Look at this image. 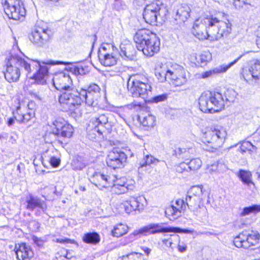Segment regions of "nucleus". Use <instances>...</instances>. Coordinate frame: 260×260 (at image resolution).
<instances>
[{
    "label": "nucleus",
    "mask_w": 260,
    "mask_h": 260,
    "mask_svg": "<svg viewBox=\"0 0 260 260\" xmlns=\"http://www.w3.org/2000/svg\"><path fill=\"white\" fill-rule=\"evenodd\" d=\"M59 62H55L53 60L41 62L28 58L25 59L17 55H11L6 63L5 78L9 83L17 82L20 76L19 68L21 67L24 68L28 77L34 79L38 84H43L48 73L46 65L57 64Z\"/></svg>",
    "instance_id": "f257e3e1"
},
{
    "label": "nucleus",
    "mask_w": 260,
    "mask_h": 260,
    "mask_svg": "<svg viewBox=\"0 0 260 260\" xmlns=\"http://www.w3.org/2000/svg\"><path fill=\"white\" fill-rule=\"evenodd\" d=\"M100 90L95 84L90 85L87 90L82 89L80 91L73 87L60 93L58 101L65 111L74 112L83 102L89 106L95 107L101 96Z\"/></svg>",
    "instance_id": "f03ea898"
},
{
    "label": "nucleus",
    "mask_w": 260,
    "mask_h": 260,
    "mask_svg": "<svg viewBox=\"0 0 260 260\" xmlns=\"http://www.w3.org/2000/svg\"><path fill=\"white\" fill-rule=\"evenodd\" d=\"M232 31V24L228 22L219 20L212 16L200 21L197 20L194 23L192 32L200 40L208 39L217 41L226 38Z\"/></svg>",
    "instance_id": "7ed1b4c3"
},
{
    "label": "nucleus",
    "mask_w": 260,
    "mask_h": 260,
    "mask_svg": "<svg viewBox=\"0 0 260 260\" xmlns=\"http://www.w3.org/2000/svg\"><path fill=\"white\" fill-rule=\"evenodd\" d=\"M134 40L138 50L147 56H152L159 50L158 38L148 29L138 30L134 36Z\"/></svg>",
    "instance_id": "20e7f679"
},
{
    "label": "nucleus",
    "mask_w": 260,
    "mask_h": 260,
    "mask_svg": "<svg viewBox=\"0 0 260 260\" xmlns=\"http://www.w3.org/2000/svg\"><path fill=\"white\" fill-rule=\"evenodd\" d=\"M200 108L203 112L219 111L225 105V100L222 95L218 92H205L199 99Z\"/></svg>",
    "instance_id": "39448f33"
},
{
    "label": "nucleus",
    "mask_w": 260,
    "mask_h": 260,
    "mask_svg": "<svg viewBox=\"0 0 260 260\" xmlns=\"http://www.w3.org/2000/svg\"><path fill=\"white\" fill-rule=\"evenodd\" d=\"M155 74L160 82L170 81L176 86H180L187 81L186 76L182 70L179 71L173 68L169 69L166 64H162L157 66L155 69Z\"/></svg>",
    "instance_id": "423d86ee"
},
{
    "label": "nucleus",
    "mask_w": 260,
    "mask_h": 260,
    "mask_svg": "<svg viewBox=\"0 0 260 260\" xmlns=\"http://www.w3.org/2000/svg\"><path fill=\"white\" fill-rule=\"evenodd\" d=\"M164 223H151L138 230H134L128 237L129 242H133L143 236H147L158 233H170L174 231L170 226H164Z\"/></svg>",
    "instance_id": "0eeeda50"
},
{
    "label": "nucleus",
    "mask_w": 260,
    "mask_h": 260,
    "mask_svg": "<svg viewBox=\"0 0 260 260\" xmlns=\"http://www.w3.org/2000/svg\"><path fill=\"white\" fill-rule=\"evenodd\" d=\"M147 79H140V77H131L127 83V88L134 98L141 97L145 99L151 92V87L148 84Z\"/></svg>",
    "instance_id": "6e6552de"
},
{
    "label": "nucleus",
    "mask_w": 260,
    "mask_h": 260,
    "mask_svg": "<svg viewBox=\"0 0 260 260\" xmlns=\"http://www.w3.org/2000/svg\"><path fill=\"white\" fill-rule=\"evenodd\" d=\"M226 132L221 126H214L208 128L203 133L202 137L204 143H211L215 149L221 147L224 142Z\"/></svg>",
    "instance_id": "1a4fd4ad"
},
{
    "label": "nucleus",
    "mask_w": 260,
    "mask_h": 260,
    "mask_svg": "<svg viewBox=\"0 0 260 260\" xmlns=\"http://www.w3.org/2000/svg\"><path fill=\"white\" fill-rule=\"evenodd\" d=\"M208 197V193L203 189V186H193L187 191L185 202L189 209L191 210L200 207Z\"/></svg>",
    "instance_id": "9d476101"
},
{
    "label": "nucleus",
    "mask_w": 260,
    "mask_h": 260,
    "mask_svg": "<svg viewBox=\"0 0 260 260\" xmlns=\"http://www.w3.org/2000/svg\"><path fill=\"white\" fill-rule=\"evenodd\" d=\"M6 14L10 19L19 20L25 16V10L20 0H2Z\"/></svg>",
    "instance_id": "9b49d317"
},
{
    "label": "nucleus",
    "mask_w": 260,
    "mask_h": 260,
    "mask_svg": "<svg viewBox=\"0 0 260 260\" xmlns=\"http://www.w3.org/2000/svg\"><path fill=\"white\" fill-rule=\"evenodd\" d=\"M259 239L260 235L257 232L251 231L249 233L243 231L234 238L233 242L238 248L247 249L257 245Z\"/></svg>",
    "instance_id": "f8f14e48"
},
{
    "label": "nucleus",
    "mask_w": 260,
    "mask_h": 260,
    "mask_svg": "<svg viewBox=\"0 0 260 260\" xmlns=\"http://www.w3.org/2000/svg\"><path fill=\"white\" fill-rule=\"evenodd\" d=\"M112 115L109 113H98L91 119L95 131L102 134L105 129H110L111 127L110 119Z\"/></svg>",
    "instance_id": "ddd939ff"
},
{
    "label": "nucleus",
    "mask_w": 260,
    "mask_h": 260,
    "mask_svg": "<svg viewBox=\"0 0 260 260\" xmlns=\"http://www.w3.org/2000/svg\"><path fill=\"white\" fill-rule=\"evenodd\" d=\"M26 209L28 210L35 211L36 216H41L46 211L47 206L46 202L38 197L29 194L26 198Z\"/></svg>",
    "instance_id": "4468645a"
},
{
    "label": "nucleus",
    "mask_w": 260,
    "mask_h": 260,
    "mask_svg": "<svg viewBox=\"0 0 260 260\" xmlns=\"http://www.w3.org/2000/svg\"><path fill=\"white\" fill-rule=\"evenodd\" d=\"M160 2L157 1L147 5L143 12V18L146 23L151 25H155L157 18L161 10Z\"/></svg>",
    "instance_id": "2eb2a0df"
},
{
    "label": "nucleus",
    "mask_w": 260,
    "mask_h": 260,
    "mask_svg": "<svg viewBox=\"0 0 260 260\" xmlns=\"http://www.w3.org/2000/svg\"><path fill=\"white\" fill-rule=\"evenodd\" d=\"M51 31L40 27H36L29 35V40L35 45L42 47L50 39Z\"/></svg>",
    "instance_id": "dca6fc26"
},
{
    "label": "nucleus",
    "mask_w": 260,
    "mask_h": 260,
    "mask_svg": "<svg viewBox=\"0 0 260 260\" xmlns=\"http://www.w3.org/2000/svg\"><path fill=\"white\" fill-rule=\"evenodd\" d=\"M53 126L52 133L57 136L58 142L62 144L61 138H69L72 136L74 129L71 125L65 122L56 120L53 122Z\"/></svg>",
    "instance_id": "f3484780"
},
{
    "label": "nucleus",
    "mask_w": 260,
    "mask_h": 260,
    "mask_svg": "<svg viewBox=\"0 0 260 260\" xmlns=\"http://www.w3.org/2000/svg\"><path fill=\"white\" fill-rule=\"evenodd\" d=\"M126 159L127 156L125 153L117 149H114L108 155L106 162L108 167L116 169L123 167Z\"/></svg>",
    "instance_id": "a211bd4d"
},
{
    "label": "nucleus",
    "mask_w": 260,
    "mask_h": 260,
    "mask_svg": "<svg viewBox=\"0 0 260 260\" xmlns=\"http://www.w3.org/2000/svg\"><path fill=\"white\" fill-rule=\"evenodd\" d=\"M53 83L55 88L60 93L74 87L71 78L65 71L55 74Z\"/></svg>",
    "instance_id": "6ab92c4d"
},
{
    "label": "nucleus",
    "mask_w": 260,
    "mask_h": 260,
    "mask_svg": "<svg viewBox=\"0 0 260 260\" xmlns=\"http://www.w3.org/2000/svg\"><path fill=\"white\" fill-rule=\"evenodd\" d=\"M175 205H172L166 209L165 214L170 220H174L181 216L186 208V204L183 200H177Z\"/></svg>",
    "instance_id": "aec40b11"
},
{
    "label": "nucleus",
    "mask_w": 260,
    "mask_h": 260,
    "mask_svg": "<svg viewBox=\"0 0 260 260\" xmlns=\"http://www.w3.org/2000/svg\"><path fill=\"white\" fill-rule=\"evenodd\" d=\"M146 200L143 196L131 197L122 205L125 212L130 214L137 211H141L143 210L144 208V202Z\"/></svg>",
    "instance_id": "412c9836"
},
{
    "label": "nucleus",
    "mask_w": 260,
    "mask_h": 260,
    "mask_svg": "<svg viewBox=\"0 0 260 260\" xmlns=\"http://www.w3.org/2000/svg\"><path fill=\"white\" fill-rule=\"evenodd\" d=\"M114 179L111 183V187H112V190L115 193L118 194L125 193L129 190L133 189L134 186L127 184L125 178H117V176L114 175Z\"/></svg>",
    "instance_id": "4be33fe9"
},
{
    "label": "nucleus",
    "mask_w": 260,
    "mask_h": 260,
    "mask_svg": "<svg viewBox=\"0 0 260 260\" xmlns=\"http://www.w3.org/2000/svg\"><path fill=\"white\" fill-rule=\"evenodd\" d=\"M29 104H28V109L25 107L22 108L20 106L17 108L14 118L18 122L26 123L34 116L35 112L29 108Z\"/></svg>",
    "instance_id": "5701e85b"
},
{
    "label": "nucleus",
    "mask_w": 260,
    "mask_h": 260,
    "mask_svg": "<svg viewBox=\"0 0 260 260\" xmlns=\"http://www.w3.org/2000/svg\"><path fill=\"white\" fill-rule=\"evenodd\" d=\"M114 179V175H105L98 173L93 176V184L102 189L103 188L111 187Z\"/></svg>",
    "instance_id": "b1692460"
},
{
    "label": "nucleus",
    "mask_w": 260,
    "mask_h": 260,
    "mask_svg": "<svg viewBox=\"0 0 260 260\" xmlns=\"http://www.w3.org/2000/svg\"><path fill=\"white\" fill-rule=\"evenodd\" d=\"M15 250L18 260H29L34 256L30 247L24 243L16 245Z\"/></svg>",
    "instance_id": "393cba45"
},
{
    "label": "nucleus",
    "mask_w": 260,
    "mask_h": 260,
    "mask_svg": "<svg viewBox=\"0 0 260 260\" xmlns=\"http://www.w3.org/2000/svg\"><path fill=\"white\" fill-rule=\"evenodd\" d=\"M241 56H239L228 64H222L215 68L213 70L203 73L202 74V78H206L216 74L225 72L229 68L235 64L241 57Z\"/></svg>",
    "instance_id": "a878e982"
},
{
    "label": "nucleus",
    "mask_w": 260,
    "mask_h": 260,
    "mask_svg": "<svg viewBox=\"0 0 260 260\" xmlns=\"http://www.w3.org/2000/svg\"><path fill=\"white\" fill-rule=\"evenodd\" d=\"M190 9L187 4H182L178 7L175 19L177 23H184L189 17Z\"/></svg>",
    "instance_id": "bb28decb"
},
{
    "label": "nucleus",
    "mask_w": 260,
    "mask_h": 260,
    "mask_svg": "<svg viewBox=\"0 0 260 260\" xmlns=\"http://www.w3.org/2000/svg\"><path fill=\"white\" fill-rule=\"evenodd\" d=\"M120 48L119 54L121 57L128 60L134 59L136 55V51L132 44L121 45Z\"/></svg>",
    "instance_id": "cd10ccee"
},
{
    "label": "nucleus",
    "mask_w": 260,
    "mask_h": 260,
    "mask_svg": "<svg viewBox=\"0 0 260 260\" xmlns=\"http://www.w3.org/2000/svg\"><path fill=\"white\" fill-rule=\"evenodd\" d=\"M54 62V61H53ZM59 62L58 64H70V66L68 67L67 68H66L67 71H70L72 74H74L76 76L81 75L83 76L84 75H86L88 73V71L87 70V68L86 67H83L82 66L78 65H74L73 64L70 63V62H63V61H55V62ZM53 66L54 64H52Z\"/></svg>",
    "instance_id": "c85d7f7f"
},
{
    "label": "nucleus",
    "mask_w": 260,
    "mask_h": 260,
    "mask_svg": "<svg viewBox=\"0 0 260 260\" xmlns=\"http://www.w3.org/2000/svg\"><path fill=\"white\" fill-rule=\"evenodd\" d=\"M98 57L101 64L106 67L114 66L117 62L116 58L113 53L103 52L101 51L98 53Z\"/></svg>",
    "instance_id": "c756f323"
},
{
    "label": "nucleus",
    "mask_w": 260,
    "mask_h": 260,
    "mask_svg": "<svg viewBox=\"0 0 260 260\" xmlns=\"http://www.w3.org/2000/svg\"><path fill=\"white\" fill-rule=\"evenodd\" d=\"M196 217V219L203 223L208 221V215L207 209L203 204L200 207L195 208L190 210Z\"/></svg>",
    "instance_id": "7c9ffc66"
},
{
    "label": "nucleus",
    "mask_w": 260,
    "mask_h": 260,
    "mask_svg": "<svg viewBox=\"0 0 260 260\" xmlns=\"http://www.w3.org/2000/svg\"><path fill=\"white\" fill-rule=\"evenodd\" d=\"M142 125L147 128L153 127L155 124V117L149 113L143 114L138 117Z\"/></svg>",
    "instance_id": "2f4dec72"
},
{
    "label": "nucleus",
    "mask_w": 260,
    "mask_h": 260,
    "mask_svg": "<svg viewBox=\"0 0 260 260\" xmlns=\"http://www.w3.org/2000/svg\"><path fill=\"white\" fill-rule=\"evenodd\" d=\"M82 240L86 244L96 245L100 242L101 238L96 232H89L83 235Z\"/></svg>",
    "instance_id": "473e14b6"
},
{
    "label": "nucleus",
    "mask_w": 260,
    "mask_h": 260,
    "mask_svg": "<svg viewBox=\"0 0 260 260\" xmlns=\"http://www.w3.org/2000/svg\"><path fill=\"white\" fill-rule=\"evenodd\" d=\"M250 68L254 82L260 84V61L258 60L251 61Z\"/></svg>",
    "instance_id": "72a5a7b5"
},
{
    "label": "nucleus",
    "mask_w": 260,
    "mask_h": 260,
    "mask_svg": "<svg viewBox=\"0 0 260 260\" xmlns=\"http://www.w3.org/2000/svg\"><path fill=\"white\" fill-rule=\"evenodd\" d=\"M256 151V147L250 142L243 141L241 143L239 151L242 154H244L246 152H248L249 154H252L255 152Z\"/></svg>",
    "instance_id": "f704fd0d"
},
{
    "label": "nucleus",
    "mask_w": 260,
    "mask_h": 260,
    "mask_svg": "<svg viewBox=\"0 0 260 260\" xmlns=\"http://www.w3.org/2000/svg\"><path fill=\"white\" fill-rule=\"evenodd\" d=\"M128 227L123 224L116 225L112 231V235L114 237H120L127 233Z\"/></svg>",
    "instance_id": "c9c22d12"
},
{
    "label": "nucleus",
    "mask_w": 260,
    "mask_h": 260,
    "mask_svg": "<svg viewBox=\"0 0 260 260\" xmlns=\"http://www.w3.org/2000/svg\"><path fill=\"white\" fill-rule=\"evenodd\" d=\"M238 176L243 183L244 184L247 185L248 186H250L251 185H254L251 180V174L250 172L244 170H240L239 172Z\"/></svg>",
    "instance_id": "e433bc0d"
},
{
    "label": "nucleus",
    "mask_w": 260,
    "mask_h": 260,
    "mask_svg": "<svg viewBox=\"0 0 260 260\" xmlns=\"http://www.w3.org/2000/svg\"><path fill=\"white\" fill-rule=\"evenodd\" d=\"M158 161L159 160L154 158L153 156L151 155H146L144 157L143 160L140 162L139 170L143 167L149 166L151 164H156Z\"/></svg>",
    "instance_id": "4c0bfd02"
},
{
    "label": "nucleus",
    "mask_w": 260,
    "mask_h": 260,
    "mask_svg": "<svg viewBox=\"0 0 260 260\" xmlns=\"http://www.w3.org/2000/svg\"><path fill=\"white\" fill-rule=\"evenodd\" d=\"M241 76L247 82L252 83L253 82H254V79H253V77L252 76L250 67L243 68L241 72Z\"/></svg>",
    "instance_id": "58836bf2"
},
{
    "label": "nucleus",
    "mask_w": 260,
    "mask_h": 260,
    "mask_svg": "<svg viewBox=\"0 0 260 260\" xmlns=\"http://www.w3.org/2000/svg\"><path fill=\"white\" fill-rule=\"evenodd\" d=\"M189 171H195L199 170L202 165V160L199 158H193L187 161Z\"/></svg>",
    "instance_id": "ea45409f"
},
{
    "label": "nucleus",
    "mask_w": 260,
    "mask_h": 260,
    "mask_svg": "<svg viewBox=\"0 0 260 260\" xmlns=\"http://www.w3.org/2000/svg\"><path fill=\"white\" fill-rule=\"evenodd\" d=\"M260 211V205H254L251 206L245 207L243 208L241 213V216L249 215L251 213H257Z\"/></svg>",
    "instance_id": "a19ab883"
},
{
    "label": "nucleus",
    "mask_w": 260,
    "mask_h": 260,
    "mask_svg": "<svg viewBox=\"0 0 260 260\" xmlns=\"http://www.w3.org/2000/svg\"><path fill=\"white\" fill-rule=\"evenodd\" d=\"M71 165L74 170H82L86 166L85 163L80 157L73 159Z\"/></svg>",
    "instance_id": "79ce46f5"
},
{
    "label": "nucleus",
    "mask_w": 260,
    "mask_h": 260,
    "mask_svg": "<svg viewBox=\"0 0 260 260\" xmlns=\"http://www.w3.org/2000/svg\"><path fill=\"white\" fill-rule=\"evenodd\" d=\"M122 260H145L143 255L139 253L132 252L122 257Z\"/></svg>",
    "instance_id": "37998d69"
},
{
    "label": "nucleus",
    "mask_w": 260,
    "mask_h": 260,
    "mask_svg": "<svg viewBox=\"0 0 260 260\" xmlns=\"http://www.w3.org/2000/svg\"><path fill=\"white\" fill-rule=\"evenodd\" d=\"M237 93L233 89H227L224 92L225 101L233 102L236 97Z\"/></svg>",
    "instance_id": "c03bdc74"
},
{
    "label": "nucleus",
    "mask_w": 260,
    "mask_h": 260,
    "mask_svg": "<svg viewBox=\"0 0 260 260\" xmlns=\"http://www.w3.org/2000/svg\"><path fill=\"white\" fill-rule=\"evenodd\" d=\"M215 164L216 168H217V172L219 173H224L228 170L226 162L223 159H219Z\"/></svg>",
    "instance_id": "a18cd8bd"
},
{
    "label": "nucleus",
    "mask_w": 260,
    "mask_h": 260,
    "mask_svg": "<svg viewBox=\"0 0 260 260\" xmlns=\"http://www.w3.org/2000/svg\"><path fill=\"white\" fill-rule=\"evenodd\" d=\"M212 58L211 54L209 52H204L200 56V60L201 63H206V62L211 60Z\"/></svg>",
    "instance_id": "49530a36"
},
{
    "label": "nucleus",
    "mask_w": 260,
    "mask_h": 260,
    "mask_svg": "<svg viewBox=\"0 0 260 260\" xmlns=\"http://www.w3.org/2000/svg\"><path fill=\"white\" fill-rule=\"evenodd\" d=\"M168 98V95L167 94H162L157 96L153 97L151 100L150 102L152 103H157L166 101Z\"/></svg>",
    "instance_id": "de8ad7c7"
},
{
    "label": "nucleus",
    "mask_w": 260,
    "mask_h": 260,
    "mask_svg": "<svg viewBox=\"0 0 260 260\" xmlns=\"http://www.w3.org/2000/svg\"><path fill=\"white\" fill-rule=\"evenodd\" d=\"M187 161V160H186L185 162H181L177 166L176 168L177 172L182 173L184 171L188 172L189 171Z\"/></svg>",
    "instance_id": "09e8293b"
},
{
    "label": "nucleus",
    "mask_w": 260,
    "mask_h": 260,
    "mask_svg": "<svg viewBox=\"0 0 260 260\" xmlns=\"http://www.w3.org/2000/svg\"><path fill=\"white\" fill-rule=\"evenodd\" d=\"M113 8L117 11H120L125 8V5L122 0H115Z\"/></svg>",
    "instance_id": "8fccbe9b"
},
{
    "label": "nucleus",
    "mask_w": 260,
    "mask_h": 260,
    "mask_svg": "<svg viewBox=\"0 0 260 260\" xmlns=\"http://www.w3.org/2000/svg\"><path fill=\"white\" fill-rule=\"evenodd\" d=\"M171 228L175 229V230H173L175 231H172L170 232V233H185V234H191L193 233V230H189V229H182L178 227H172L170 226Z\"/></svg>",
    "instance_id": "3c124183"
},
{
    "label": "nucleus",
    "mask_w": 260,
    "mask_h": 260,
    "mask_svg": "<svg viewBox=\"0 0 260 260\" xmlns=\"http://www.w3.org/2000/svg\"><path fill=\"white\" fill-rule=\"evenodd\" d=\"M249 4L248 2H245L244 0H236L234 2V6L237 9H240L243 7L244 5Z\"/></svg>",
    "instance_id": "603ef678"
},
{
    "label": "nucleus",
    "mask_w": 260,
    "mask_h": 260,
    "mask_svg": "<svg viewBox=\"0 0 260 260\" xmlns=\"http://www.w3.org/2000/svg\"><path fill=\"white\" fill-rule=\"evenodd\" d=\"M192 149L191 148H179L177 151V154L181 155L186 153H192Z\"/></svg>",
    "instance_id": "864d4df0"
},
{
    "label": "nucleus",
    "mask_w": 260,
    "mask_h": 260,
    "mask_svg": "<svg viewBox=\"0 0 260 260\" xmlns=\"http://www.w3.org/2000/svg\"><path fill=\"white\" fill-rule=\"evenodd\" d=\"M49 161L51 166L54 168L57 167L60 164V160L55 157H51Z\"/></svg>",
    "instance_id": "5fc2aeb1"
},
{
    "label": "nucleus",
    "mask_w": 260,
    "mask_h": 260,
    "mask_svg": "<svg viewBox=\"0 0 260 260\" xmlns=\"http://www.w3.org/2000/svg\"><path fill=\"white\" fill-rule=\"evenodd\" d=\"M187 246L184 242H181L179 240L178 244V250L180 252H185L187 250Z\"/></svg>",
    "instance_id": "6e6d98bb"
},
{
    "label": "nucleus",
    "mask_w": 260,
    "mask_h": 260,
    "mask_svg": "<svg viewBox=\"0 0 260 260\" xmlns=\"http://www.w3.org/2000/svg\"><path fill=\"white\" fill-rule=\"evenodd\" d=\"M45 193L48 191V195L47 196V197H48L49 196H51V194L56 193V187L53 186L45 188Z\"/></svg>",
    "instance_id": "4d7b16f0"
},
{
    "label": "nucleus",
    "mask_w": 260,
    "mask_h": 260,
    "mask_svg": "<svg viewBox=\"0 0 260 260\" xmlns=\"http://www.w3.org/2000/svg\"><path fill=\"white\" fill-rule=\"evenodd\" d=\"M56 242L60 243H70L74 244V243H76L75 241H74V240H71V239H67V238H66V239H57L56 240Z\"/></svg>",
    "instance_id": "13d9d810"
},
{
    "label": "nucleus",
    "mask_w": 260,
    "mask_h": 260,
    "mask_svg": "<svg viewBox=\"0 0 260 260\" xmlns=\"http://www.w3.org/2000/svg\"><path fill=\"white\" fill-rule=\"evenodd\" d=\"M208 170L210 173H213L217 171V168H216L215 162L210 166H209L208 167Z\"/></svg>",
    "instance_id": "bf43d9fd"
},
{
    "label": "nucleus",
    "mask_w": 260,
    "mask_h": 260,
    "mask_svg": "<svg viewBox=\"0 0 260 260\" xmlns=\"http://www.w3.org/2000/svg\"><path fill=\"white\" fill-rule=\"evenodd\" d=\"M164 244L166 246L170 247L172 245V240L171 239H164L162 241Z\"/></svg>",
    "instance_id": "052dcab7"
},
{
    "label": "nucleus",
    "mask_w": 260,
    "mask_h": 260,
    "mask_svg": "<svg viewBox=\"0 0 260 260\" xmlns=\"http://www.w3.org/2000/svg\"><path fill=\"white\" fill-rule=\"evenodd\" d=\"M32 239L34 242L38 246H41L43 244V241L37 237H34Z\"/></svg>",
    "instance_id": "680f3d73"
},
{
    "label": "nucleus",
    "mask_w": 260,
    "mask_h": 260,
    "mask_svg": "<svg viewBox=\"0 0 260 260\" xmlns=\"http://www.w3.org/2000/svg\"><path fill=\"white\" fill-rule=\"evenodd\" d=\"M107 47L110 48V45L109 44H106V45H103L99 51V52H100L101 51H103V52H107L106 51L107 50Z\"/></svg>",
    "instance_id": "e2e57ef3"
},
{
    "label": "nucleus",
    "mask_w": 260,
    "mask_h": 260,
    "mask_svg": "<svg viewBox=\"0 0 260 260\" xmlns=\"http://www.w3.org/2000/svg\"><path fill=\"white\" fill-rule=\"evenodd\" d=\"M142 249L147 256L149 255L151 251V249L147 247H143Z\"/></svg>",
    "instance_id": "0e129e2a"
},
{
    "label": "nucleus",
    "mask_w": 260,
    "mask_h": 260,
    "mask_svg": "<svg viewBox=\"0 0 260 260\" xmlns=\"http://www.w3.org/2000/svg\"><path fill=\"white\" fill-rule=\"evenodd\" d=\"M14 119L13 118H10L8 119V122H7L8 125L9 126L12 125L14 123Z\"/></svg>",
    "instance_id": "69168bd1"
},
{
    "label": "nucleus",
    "mask_w": 260,
    "mask_h": 260,
    "mask_svg": "<svg viewBox=\"0 0 260 260\" xmlns=\"http://www.w3.org/2000/svg\"><path fill=\"white\" fill-rule=\"evenodd\" d=\"M31 96L33 98H34L35 99H36L37 100H38L39 101L41 100V97L39 95H38L37 93H31Z\"/></svg>",
    "instance_id": "338daca9"
},
{
    "label": "nucleus",
    "mask_w": 260,
    "mask_h": 260,
    "mask_svg": "<svg viewBox=\"0 0 260 260\" xmlns=\"http://www.w3.org/2000/svg\"><path fill=\"white\" fill-rule=\"evenodd\" d=\"M256 174L258 178L260 180V166L257 169Z\"/></svg>",
    "instance_id": "774afa93"
}]
</instances>
